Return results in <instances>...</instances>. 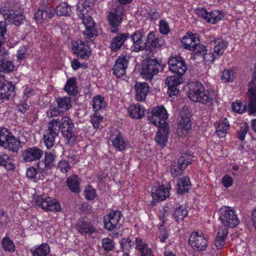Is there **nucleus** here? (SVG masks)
<instances>
[{
    "mask_svg": "<svg viewBox=\"0 0 256 256\" xmlns=\"http://www.w3.org/2000/svg\"><path fill=\"white\" fill-rule=\"evenodd\" d=\"M94 2V0H84V6L82 4V8L80 4L77 5V14L85 26L83 34L88 40L96 38L98 35L96 24L88 9L93 5Z\"/></svg>",
    "mask_w": 256,
    "mask_h": 256,
    "instance_id": "nucleus-1",
    "label": "nucleus"
},
{
    "mask_svg": "<svg viewBox=\"0 0 256 256\" xmlns=\"http://www.w3.org/2000/svg\"><path fill=\"white\" fill-rule=\"evenodd\" d=\"M190 90L188 96L194 102H201L202 104H212L213 98L206 94L203 85L199 82H192L189 84Z\"/></svg>",
    "mask_w": 256,
    "mask_h": 256,
    "instance_id": "nucleus-2",
    "label": "nucleus"
},
{
    "mask_svg": "<svg viewBox=\"0 0 256 256\" xmlns=\"http://www.w3.org/2000/svg\"><path fill=\"white\" fill-rule=\"evenodd\" d=\"M246 95L248 97L250 102L248 108L246 104H243L240 102H236L232 105V110L239 114H242L246 110L250 115L254 114L256 112V86H248Z\"/></svg>",
    "mask_w": 256,
    "mask_h": 256,
    "instance_id": "nucleus-3",
    "label": "nucleus"
},
{
    "mask_svg": "<svg viewBox=\"0 0 256 256\" xmlns=\"http://www.w3.org/2000/svg\"><path fill=\"white\" fill-rule=\"evenodd\" d=\"M51 121H55L59 128V132L61 129L63 136L66 138L69 144H72L76 142L77 136L74 132V124L68 117H63L61 120L53 119Z\"/></svg>",
    "mask_w": 256,
    "mask_h": 256,
    "instance_id": "nucleus-4",
    "label": "nucleus"
},
{
    "mask_svg": "<svg viewBox=\"0 0 256 256\" xmlns=\"http://www.w3.org/2000/svg\"><path fill=\"white\" fill-rule=\"evenodd\" d=\"M22 144L7 128H0V146L10 151L16 152L22 147Z\"/></svg>",
    "mask_w": 256,
    "mask_h": 256,
    "instance_id": "nucleus-5",
    "label": "nucleus"
},
{
    "mask_svg": "<svg viewBox=\"0 0 256 256\" xmlns=\"http://www.w3.org/2000/svg\"><path fill=\"white\" fill-rule=\"evenodd\" d=\"M164 70V65L156 59L146 58L143 62L140 74L146 80H150L154 76Z\"/></svg>",
    "mask_w": 256,
    "mask_h": 256,
    "instance_id": "nucleus-6",
    "label": "nucleus"
},
{
    "mask_svg": "<svg viewBox=\"0 0 256 256\" xmlns=\"http://www.w3.org/2000/svg\"><path fill=\"white\" fill-rule=\"evenodd\" d=\"M124 14V8L122 5L119 4L110 12L108 15V19L110 31L113 33L118 32L119 26L122 22Z\"/></svg>",
    "mask_w": 256,
    "mask_h": 256,
    "instance_id": "nucleus-7",
    "label": "nucleus"
},
{
    "mask_svg": "<svg viewBox=\"0 0 256 256\" xmlns=\"http://www.w3.org/2000/svg\"><path fill=\"white\" fill-rule=\"evenodd\" d=\"M148 120L152 124L160 126L168 125L166 122L168 118V114L164 106L155 107L150 112H148L147 116Z\"/></svg>",
    "mask_w": 256,
    "mask_h": 256,
    "instance_id": "nucleus-8",
    "label": "nucleus"
},
{
    "mask_svg": "<svg viewBox=\"0 0 256 256\" xmlns=\"http://www.w3.org/2000/svg\"><path fill=\"white\" fill-rule=\"evenodd\" d=\"M219 212V220L226 227L233 228L238 224L239 220L232 208L224 206L220 209Z\"/></svg>",
    "mask_w": 256,
    "mask_h": 256,
    "instance_id": "nucleus-9",
    "label": "nucleus"
},
{
    "mask_svg": "<svg viewBox=\"0 0 256 256\" xmlns=\"http://www.w3.org/2000/svg\"><path fill=\"white\" fill-rule=\"evenodd\" d=\"M59 134V128L55 121L48 123V129L44 131L43 140L48 149L52 148L55 144V139Z\"/></svg>",
    "mask_w": 256,
    "mask_h": 256,
    "instance_id": "nucleus-10",
    "label": "nucleus"
},
{
    "mask_svg": "<svg viewBox=\"0 0 256 256\" xmlns=\"http://www.w3.org/2000/svg\"><path fill=\"white\" fill-rule=\"evenodd\" d=\"M15 86L12 82L6 80L4 76H0V104L7 100L15 94Z\"/></svg>",
    "mask_w": 256,
    "mask_h": 256,
    "instance_id": "nucleus-11",
    "label": "nucleus"
},
{
    "mask_svg": "<svg viewBox=\"0 0 256 256\" xmlns=\"http://www.w3.org/2000/svg\"><path fill=\"white\" fill-rule=\"evenodd\" d=\"M36 203L47 212H59L61 210L60 203L50 197L38 196L36 200Z\"/></svg>",
    "mask_w": 256,
    "mask_h": 256,
    "instance_id": "nucleus-12",
    "label": "nucleus"
},
{
    "mask_svg": "<svg viewBox=\"0 0 256 256\" xmlns=\"http://www.w3.org/2000/svg\"><path fill=\"white\" fill-rule=\"evenodd\" d=\"M56 155L50 152H46L44 160L37 163V167L40 172L47 174L48 170L56 166Z\"/></svg>",
    "mask_w": 256,
    "mask_h": 256,
    "instance_id": "nucleus-13",
    "label": "nucleus"
},
{
    "mask_svg": "<svg viewBox=\"0 0 256 256\" xmlns=\"http://www.w3.org/2000/svg\"><path fill=\"white\" fill-rule=\"evenodd\" d=\"M180 118L178 124V130L182 135H186L192 128L191 114L188 109H183L180 112Z\"/></svg>",
    "mask_w": 256,
    "mask_h": 256,
    "instance_id": "nucleus-14",
    "label": "nucleus"
},
{
    "mask_svg": "<svg viewBox=\"0 0 256 256\" xmlns=\"http://www.w3.org/2000/svg\"><path fill=\"white\" fill-rule=\"evenodd\" d=\"M129 40H130L132 43L131 44H126L124 46L126 49H130L134 52H138L143 50L144 46H142L143 44L142 34L140 30H136L132 34H129L128 41Z\"/></svg>",
    "mask_w": 256,
    "mask_h": 256,
    "instance_id": "nucleus-15",
    "label": "nucleus"
},
{
    "mask_svg": "<svg viewBox=\"0 0 256 256\" xmlns=\"http://www.w3.org/2000/svg\"><path fill=\"white\" fill-rule=\"evenodd\" d=\"M190 245L195 250L204 251L208 246V240L198 232H192L188 238Z\"/></svg>",
    "mask_w": 256,
    "mask_h": 256,
    "instance_id": "nucleus-16",
    "label": "nucleus"
},
{
    "mask_svg": "<svg viewBox=\"0 0 256 256\" xmlns=\"http://www.w3.org/2000/svg\"><path fill=\"white\" fill-rule=\"evenodd\" d=\"M170 70L177 74L182 76L187 70L184 60L180 56L174 57L168 61Z\"/></svg>",
    "mask_w": 256,
    "mask_h": 256,
    "instance_id": "nucleus-17",
    "label": "nucleus"
},
{
    "mask_svg": "<svg viewBox=\"0 0 256 256\" xmlns=\"http://www.w3.org/2000/svg\"><path fill=\"white\" fill-rule=\"evenodd\" d=\"M120 210H112L104 218V226L106 229L111 231L115 228L122 216Z\"/></svg>",
    "mask_w": 256,
    "mask_h": 256,
    "instance_id": "nucleus-18",
    "label": "nucleus"
},
{
    "mask_svg": "<svg viewBox=\"0 0 256 256\" xmlns=\"http://www.w3.org/2000/svg\"><path fill=\"white\" fill-rule=\"evenodd\" d=\"M72 50L78 58L82 59L88 58L91 54L88 44L81 40H78L74 42Z\"/></svg>",
    "mask_w": 256,
    "mask_h": 256,
    "instance_id": "nucleus-19",
    "label": "nucleus"
},
{
    "mask_svg": "<svg viewBox=\"0 0 256 256\" xmlns=\"http://www.w3.org/2000/svg\"><path fill=\"white\" fill-rule=\"evenodd\" d=\"M3 16L5 20L8 21L16 26H19L26 20V18L23 13L18 12H11L6 8L5 12L3 13Z\"/></svg>",
    "mask_w": 256,
    "mask_h": 256,
    "instance_id": "nucleus-20",
    "label": "nucleus"
},
{
    "mask_svg": "<svg viewBox=\"0 0 256 256\" xmlns=\"http://www.w3.org/2000/svg\"><path fill=\"white\" fill-rule=\"evenodd\" d=\"M129 38V34L118 33L116 36L113 38L111 40L110 48L112 52H116L120 50L122 46L124 48L126 44H128Z\"/></svg>",
    "mask_w": 256,
    "mask_h": 256,
    "instance_id": "nucleus-21",
    "label": "nucleus"
},
{
    "mask_svg": "<svg viewBox=\"0 0 256 256\" xmlns=\"http://www.w3.org/2000/svg\"><path fill=\"white\" fill-rule=\"evenodd\" d=\"M170 188V186L169 184L166 186L164 184L158 185L152 188L151 190V194L153 199L158 202L164 200L169 196Z\"/></svg>",
    "mask_w": 256,
    "mask_h": 256,
    "instance_id": "nucleus-22",
    "label": "nucleus"
},
{
    "mask_svg": "<svg viewBox=\"0 0 256 256\" xmlns=\"http://www.w3.org/2000/svg\"><path fill=\"white\" fill-rule=\"evenodd\" d=\"M43 151L37 147L28 148L22 154V158L25 162H32L39 160L43 156Z\"/></svg>",
    "mask_w": 256,
    "mask_h": 256,
    "instance_id": "nucleus-23",
    "label": "nucleus"
},
{
    "mask_svg": "<svg viewBox=\"0 0 256 256\" xmlns=\"http://www.w3.org/2000/svg\"><path fill=\"white\" fill-rule=\"evenodd\" d=\"M128 60L126 56H120L116 61L113 68V74L118 78H120L126 74Z\"/></svg>",
    "mask_w": 256,
    "mask_h": 256,
    "instance_id": "nucleus-24",
    "label": "nucleus"
},
{
    "mask_svg": "<svg viewBox=\"0 0 256 256\" xmlns=\"http://www.w3.org/2000/svg\"><path fill=\"white\" fill-rule=\"evenodd\" d=\"M76 228L81 234H92L96 232L95 228L90 224L86 218H79Z\"/></svg>",
    "mask_w": 256,
    "mask_h": 256,
    "instance_id": "nucleus-25",
    "label": "nucleus"
},
{
    "mask_svg": "<svg viewBox=\"0 0 256 256\" xmlns=\"http://www.w3.org/2000/svg\"><path fill=\"white\" fill-rule=\"evenodd\" d=\"M136 98L140 102L144 101L149 92V86L146 82H136L135 86Z\"/></svg>",
    "mask_w": 256,
    "mask_h": 256,
    "instance_id": "nucleus-26",
    "label": "nucleus"
},
{
    "mask_svg": "<svg viewBox=\"0 0 256 256\" xmlns=\"http://www.w3.org/2000/svg\"><path fill=\"white\" fill-rule=\"evenodd\" d=\"M159 129L156 134L155 138L156 142L160 146H166L168 137L169 134V126L165 125V126H160Z\"/></svg>",
    "mask_w": 256,
    "mask_h": 256,
    "instance_id": "nucleus-27",
    "label": "nucleus"
},
{
    "mask_svg": "<svg viewBox=\"0 0 256 256\" xmlns=\"http://www.w3.org/2000/svg\"><path fill=\"white\" fill-rule=\"evenodd\" d=\"M162 44V40L156 37L154 32H152L148 34L145 44L146 47L148 50H153L160 48Z\"/></svg>",
    "mask_w": 256,
    "mask_h": 256,
    "instance_id": "nucleus-28",
    "label": "nucleus"
},
{
    "mask_svg": "<svg viewBox=\"0 0 256 256\" xmlns=\"http://www.w3.org/2000/svg\"><path fill=\"white\" fill-rule=\"evenodd\" d=\"M182 42L185 48L191 50L197 43H199L200 40L196 34L188 32L183 37Z\"/></svg>",
    "mask_w": 256,
    "mask_h": 256,
    "instance_id": "nucleus-29",
    "label": "nucleus"
},
{
    "mask_svg": "<svg viewBox=\"0 0 256 256\" xmlns=\"http://www.w3.org/2000/svg\"><path fill=\"white\" fill-rule=\"evenodd\" d=\"M191 183L190 178L187 176H184L178 180L177 182L178 194H184L191 188Z\"/></svg>",
    "mask_w": 256,
    "mask_h": 256,
    "instance_id": "nucleus-30",
    "label": "nucleus"
},
{
    "mask_svg": "<svg viewBox=\"0 0 256 256\" xmlns=\"http://www.w3.org/2000/svg\"><path fill=\"white\" fill-rule=\"evenodd\" d=\"M228 230L226 228H220L217 234L214 244L217 249H221L225 244Z\"/></svg>",
    "mask_w": 256,
    "mask_h": 256,
    "instance_id": "nucleus-31",
    "label": "nucleus"
},
{
    "mask_svg": "<svg viewBox=\"0 0 256 256\" xmlns=\"http://www.w3.org/2000/svg\"><path fill=\"white\" fill-rule=\"evenodd\" d=\"M184 161V159L183 158H180L178 160V164L174 162L172 164L170 171L174 178L178 177L180 176L186 169V165L184 166L182 164Z\"/></svg>",
    "mask_w": 256,
    "mask_h": 256,
    "instance_id": "nucleus-32",
    "label": "nucleus"
},
{
    "mask_svg": "<svg viewBox=\"0 0 256 256\" xmlns=\"http://www.w3.org/2000/svg\"><path fill=\"white\" fill-rule=\"evenodd\" d=\"M214 46L215 56L220 57L228 46V42L223 39L218 38L214 41Z\"/></svg>",
    "mask_w": 256,
    "mask_h": 256,
    "instance_id": "nucleus-33",
    "label": "nucleus"
},
{
    "mask_svg": "<svg viewBox=\"0 0 256 256\" xmlns=\"http://www.w3.org/2000/svg\"><path fill=\"white\" fill-rule=\"evenodd\" d=\"M112 144L117 150L122 151L128 146V144L124 142L122 134L118 132L112 140Z\"/></svg>",
    "mask_w": 256,
    "mask_h": 256,
    "instance_id": "nucleus-34",
    "label": "nucleus"
},
{
    "mask_svg": "<svg viewBox=\"0 0 256 256\" xmlns=\"http://www.w3.org/2000/svg\"><path fill=\"white\" fill-rule=\"evenodd\" d=\"M136 248L141 253V256H154L150 248H148L140 238L136 240Z\"/></svg>",
    "mask_w": 256,
    "mask_h": 256,
    "instance_id": "nucleus-35",
    "label": "nucleus"
},
{
    "mask_svg": "<svg viewBox=\"0 0 256 256\" xmlns=\"http://www.w3.org/2000/svg\"><path fill=\"white\" fill-rule=\"evenodd\" d=\"M129 115L132 118H140L142 117L144 114V110L140 104L131 105L128 108Z\"/></svg>",
    "mask_w": 256,
    "mask_h": 256,
    "instance_id": "nucleus-36",
    "label": "nucleus"
},
{
    "mask_svg": "<svg viewBox=\"0 0 256 256\" xmlns=\"http://www.w3.org/2000/svg\"><path fill=\"white\" fill-rule=\"evenodd\" d=\"M56 12L58 16H69L72 14L71 6L67 2H60L56 8Z\"/></svg>",
    "mask_w": 256,
    "mask_h": 256,
    "instance_id": "nucleus-37",
    "label": "nucleus"
},
{
    "mask_svg": "<svg viewBox=\"0 0 256 256\" xmlns=\"http://www.w3.org/2000/svg\"><path fill=\"white\" fill-rule=\"evenodd\" d=\"M66 184L71 192L75 193L80 192V183L76 176H68L66 180Z\"/></svg>",
    "mask_w": 256,
    "mask_h": 256,
    "instance_id": "nucleus-38",
    "label": "nucleus"
},
{
    "mask_svg": "<svg viewBox=\"0 0 256 256\" xmlns=\"http://www.w3.org/2000/svg\"><path fill=\"white\" fill-rule=\"evenodd\" d=\"M0 166L8 170H12L14 168L12 159L8 155L5 154L0 153Z\"/></svg>",
    "mask_w": 256,
    "mask_h": 256,
    "instance_id": "nucleus-39",
    "label": "nucleus"
},
{
    "mask_svg": "<svg viewBox=\"0 0 256 256\" xmlns=\"http://www.w3.org/2000/svg\"><path fill=\"white\" fill-rule=\"evenodd\" d=\"M33 256H51L48 245L43 244L34 250H31Z\"/></svg>",
    "mask_w": 256,
    "mask_h": 256,
    "instance_id": "nucleus-40",
    "label": "nucleus"
},
{
    "mask_svg": "<svg viewBox=\"0 0 256 256\" xmlns=\"http://www.w3.org/2000/svg\"><path fill=\"white\" fill-rule=\"evenodd\" d=\"M92 108L96 112L104 108L106 106V102L104 98L100 95H97L92 98Z\"/></svg>",
    "mask_w": 256,
    "mask_h": 256,
    "instance_id": "nucleus-41",
    "label": "nucleus"
},
{
    "mask_svg": "<svg viewBox=\"0 0 256 256\" xmlns=\"http://www.w3.org/2000/svg\"><path fill=\"white\" fill-rule=\"evenodd\" d=\"M230 125L227 119L220 121L216 127V132L220 137L222 138L229 130Z\"/></svg>",
    "mask_w": 256,
    "mask_h": 256,
    "instance_id": "nucleus-42",
    "label": "nucleus"
},
{
    "mask_svg": "<svg viewBox=\"0 0 256 256\" xmlns=\"http://www.w3.org/2000/svg\"><path fill=\"white\" fill-rule=\"evenodd\" d=\"M188 214V211L186 209L182 206H180L174 210L173 216L177 222H180L184 220Z\"/></svg>",
    "mask_w": 256,
    "mask_h": 256,
    "instance_id": "nucleus-43",
    "label": "nucleus"
},
{
    "mask_svg": "<svg viewBox=\"0 0 256 256\" xmlns=\"http://www.w3.org/2000/svg\"><path fill=\"white\" fill-rule=\"evenodd\" d=\"M14 66L12 62L0 57V72L4 73H9L13 70Z\"/></svg>",
    "mask_w": 256,
    "mask_h": 256,
    "instance_id": "nucleus-44",
    "label": "nucleus"
},
{
    "mask_svg": "<svg viewBox=\"0 0 256 256\" xmlns=\"http://www.w3.org/2000/svg\"><path fill=\"white\" fill-rule=\"evenodd\" d=\"M76 80L75 78L68 79L64 86V90L70 95H75L76 94L77 87L76 86Z\"/></svg>",
    "mask_w": 256,
    "mask_h": 256,
    "instance_id": "nucleus-45",
    "label": "nucleus"
},
{
    "mask_svg": "<svg viewBox=\"0 0 256 256\" xmlns=\"http://www.w3.org/2000/svg\"><path fill=\"white\" fill-rule=\"evenodd\" d=\"M182 76L174 75L168 78L165 80V84L168 87L177 86L182 83Z\"/></svg>",
    "mask_w": 256,
    "mask_h": 256,
    "instance_id": "nucleus-46",
    "label": "nucleus"
},
{
    "mask_svg": "<svg viewBox=\"0 0 256 256\" xmlns=\"http://www.w3.org/2000/svg\"><path fill=\"white\" fill-rule=\"evenodd\" d=\"M2 244L3 250L5 252H14L15 250L14 245L13 242L8 236L4 237L2 240Z\"/></svg>",
    "mask_w": 256,
    "mask_h": 256,
    "instance_id": "nucleus-47",
    "label": "nucleus"
},
{
    "mask_svg": "<svg viewBox=\"0 0 256 256\" xmlns=\"http://www.w3.org/2000/svg\"><path fill=\"white\" fill-rule=\"evenodd\" d=\"M223 15L220 10H216L208 12L207 22L212 24H216L218 21L222 20Z\"/></svg>",
    "mask_w": 256,
    "mask_h": 256,
    "instance_id": "nucleus-48",
    "label": "nucleus"
},
{
    "mask_svg": "<svg viewBox=\"0 0 256 256\" xmlns=\"http://www.w3.org/2000/svg\"><path fill=\"white\" fill-rule=\"evenodd\" d=\"M58 108L62 112L66 111L70 108V99L69 97H64L57 100Z\"/></svg>",
    "mask_w": 256,
    "mask_h": 256,
    "instance_id": "nucleus-49",
    "label": "nucleus"
},
{
    "mask_svg": "<svg viewBox=\"0 0 256 256\" xmlns=\"http://www.w3.org/2000/svg\"><path fill=\"white\" fill-rule=\"evenodd\" d=\"M120 248L122 252L128 251L134 246V242L129 238H123L120 241Z\"/></svg>",
    "mask_w": 256,
    "mask_h": 256,
    "instance_id": "nucleus-50",
    "label": "nucleus"
},
{
    "mask_svg": "<svg viewBox=\"0 0 256 256\" xmlns=\"http://www.w3.org/2000/svg\"><path fill=\"white\" fill-rule=\"evenodd\" d=\"M236 78L234 72L232 70H226L223 71L222 78L226 82H230Z\"/></svg>",
    "mask_w": 256,
    "mask_h": 256,
    "instance_id": "nucleus-51",
    "label": "nucleus"
},
{
    "mask_svg": "<svg viewBox=\"0 0 256 256\" xmlns=\"http://www.w3.org/2000/svg\"><path fill=\"white\" fill-rule=\"evenodd\" d=\"M249 130V126L248 124L244 123L240 126V130L237 131L236 137L241 141L244 140L246 134Z\"/></svg>",
    "mask_w": 256,
    "mask_h": 256,
    "instance_id": "nucleus-52",
    "label": "nucleus"
},
{
    "mask_svg": "<svg viewBox=\"0 0 256 256\" xmlns=\"http://www.w3.org/2000/svg\"><path fill=\"white\" fill-rule=\"evenodd\" d=\"M193 52L194 54V56H202L206 53V52H207L208 50L206 49V47L200 44L199 43H197L192 49Z\"/></svg>",
    "mask_w": 256,
    "mask_h": 256,
    "instance_id": "nucleus-53",
    "label": "nucleus"
},
{
    "mask_svg": "<svg viewBox=\"0 0 256 256\" xmlns=\"http://www.w3.org/2000/svg\"><path fill=\"white\" fill-rule=\"evenodd\" d=\"M102 246L104 250L112 251L114 246V242L108 238H104L102 240Z\"/></svg>",
    "mask_w": 256,
    "mask_h": 256,
    "instance_id": "nucleus-54",
    "label": "nucleus"
},
{
    "mask_svg": "<svg viewBox=\"0 0 256 256\" xmlns=\"http://www.w3.org/2000/svg\"><path fill=\"white\" fill-rule=\"evenodd\" d=\"M160 232V241L164 242L168 237V230L164 224H160L159 226Z\"/></svg>",
    "mask_w": 256,
    "mask_h": 256,
    "instance_id": "nucleus-55",
    "label": "nucleus"
},
{
    "mask_svg": "<svg viewBox=\"0 0 256 256\" xmlns=\"http://www.w3.org/2000/svg\"><path fill=\"white\" fill-rule=\"evenodd\" d=\"M44 14V12L42 11V8H39L38 12L35 13L34 18L36 23L40 24L44 20H46Z\"/></svg>",
    "mask_w": 256,
    "mask_h": 256,
    "instance_id": "nucleus-56",
    "label": "nucleus"
},
{
    "mask_svg": "<svg viewBox=\"0 0 256 256\" xmlns=\"http://www.w3.org/2000/svg\"><path fill=\"white\" fill-rule=\"evenodd\" d=\"M84 196L87 200H92L96 197V191L94 189L91 188L90 186H89L88 188H86L85 190Z\"/></svg>",
    "mask_w": 256,
    "mask_h": 256,
    "instance_id": "nucleus-57",
    "label": "nucleus"
},
{
    "mask_svg": "<svg viewBox=\"0 0 256 256\" xmlns=\"http://www.w3.org/2000/svg\"><path fill=\"white\" fill-rule=\"evenodd\" d=\"M58 166L62 172H66L70 170V166L66 160L60 161Z\"/></svg>",
    "mask_w": 256,
    "mask_h": 256,
    "instance_id": "nucleus-58",
    "label": "nucleus"
},
{
    "mask_svg": "<svg viewBox=\"0 0 256 256\" xmlns=\"http://www.w3.org/2000/svg\"><path fill=\"white\" fill-rule=\"evenodd\" d=\"M196 12L199 17H201L207 22L208 12L205 8H198L196 10Z\"/></svg>",
    "mask_w": 256,
    "mask_h": 256,
    "instance_id": "nucleus-59",
    "label": "nucleus"
},
{
    "mask_svg": "<svg viewBox=\"0 0 256 256\" xmlns=\"http://www.w3.org/2000/svg\"><path fill=\"white\" fill-rule=\"evenodd\" d=\"M202 58L206 62H213L214 59L218 58L219 56H216L214 52H206Z\"/></svg>",
    "mask_w": 256,
    "mask_h": 256,
    "instance_id": "nucleus-60",
    "label": "nucleus"
},
{
    "mask_svg": "<svg viewBox=\"0 0 256 256\" xmlns=\"http://www.w3.org/2000/svg\"><path fill=\"white\" fill-rule=\"evenodd\" d=\"M160 31L164 34H167L170 32V28L166 22L160 20Z\"/></svg>",
    "mask_w": 256,
    "mask_h": 256,
    "instance_id": "nucleus-61",
    "label": "nucleus"
},
{
    "mask_svg": "<svg viewBox=\"0 0 256 256\" xmlns=\"http://www.w3.org/2000/svg\"><path fill=\"white\" fill-rule=\"evenodd\" d=\"M42 11L44 12V16L46 19L47 18H50L53 16L54 14V11L51 8L46 5L45 6H42Z\"/></svg>",
    "mask_w": 256,
    "mask_h": 256,
    "instance_id": "nucleus-62",
    "label": "nucleus"
},
{
    "mask_svg": "<svg viewBox=\"0 0 256 256\" xmlns=\"http://www.w3.org/2000/svg\"><path fill=\"white\" fill-rule=\"evenodd\" d=\"M102 117L101 116H98L96 112L94 118H92L91 122L95 128H98L100 126V122L102 121Z\"/></svg>",
    "mask_w": 256,
    "mask_h": 256,
    "instance_id": "nucleus-63",
    "label": "nucleus"
},
{
    "mask_svg": "<svg viewBox=\"0 0 256 256\" xmlns=\"http://www.w3.org/2000/svg\"><path fill=\"white\" fill-rule=\"evenodd\" d=\"M222 183L226 188H228L232 185V178L228 176H224L222 178Z\"/></svg>",
    "mask_w": 256,
    "mask_h": 256,
    "instance_id": "nucleus-64",
    "label": "nucleus"
}]
</instances>
